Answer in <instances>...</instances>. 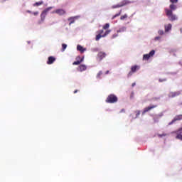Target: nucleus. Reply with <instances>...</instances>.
I'll return each mask as SVG.
<instances>
[{
    "label": "nucleus",
    "instance_id": "f257e3e1",
    "mask_svg": "<svg viewBox=\"0 0 182 182\" xmlns=\"http://www.w3.org/2000/svg\"><path fill=\"white\" fill-rule=\"evenodd\" d=\"M53 7L52 6H50L46 9H44L41 15H40V18H41V20H39L38 21V25H42V23H43V22H45V19L46 18V16L48 15V14L49 13V11H51L53 9Z\"/></svg>",
    "mask_w": 182,
    "mask_h": 182
},
{
    "label": "nucleus",
    "instance_id": "f03ea898",
    "mask_svg": "<svg viewBox=\"0 0 182 182\" xmlns=\"http://www.w3.org/2000/svg\"><path fill=\"white\" fill-rule=\"evenodd\" d=\"M165 12L166 14V16H168V20L171 22L177 21V19H178L177 16L176 14H173V12L170 11V9H166Z\"/></svg>",
    "mask_w": 182,
    "mask_h": 182
},
{
    "label": "nucleus",
    "instance_id": "7ed1b4c3",
    "mask_svg": "<svg viewBox=\"0 0 182 182\" xmlns=\"http://www.w3.org/2000/svg\"><path fill=\"white\" fill-rule=\"evenodd\" d=\"M118 100L119 99L117 98V96H116L114 94H110L107 97L105 102L106 103L113 104V103H117Z\"/></svg>",
    "mask_w": 182,
    "mask_h": 182
},
{
    "label": "nucleus",
    "instance_id": "20e7f679",
    "mask_svg": "<svg viewBox=\"0 0 182 182\" xmlns=\"http://www.w3.org/2000/svg\"><path fill=\"white\" fill-rule=\"evenodd\" d=\"M129 4H133V1H130L129 0H123L119 4L112 6V9H116L117 8H122L126 5H129Z\"/></svg>",
    "mask_w": 182,
    "mask_h": 182
},
{
    "label": "nucleus",
    "instance_id": "39448f33",
    "mask_svg": "<svg viewBox=\"0 0 182 182\" xmlns=\"http://www.w3.org/2000/svg\"><path fill=\"white\" fill-rule=\"evenodd\" d=\"M176 134V139L182 141V127L179 128L176 131H173L171 134Z\"/></svg>",
    "mask_w": 182,
    "mask_h": 182
},
{
    "label": "nucleus",
    "instance_id": "423d86ee",
    "mask_svg": "<svg viewBox=\"0 0 182 182\" xmlns=\"http://www.w3.org/2000/svg\"><path fill=\"white\" fill-rule=\"evenodd\" d=\"M140 69L139 65H133L131 67V70L129 72L127 75V77H132L133 76V73H136Z\"/></svg>",
    "mask_w": 182,
    "mask_h": 182
},
{
    "label": "nucleus",
    "instance_id": "0eeeda50",
    "mask_svg": "<svg viewBox=\"0 0 182 182\" xmlns=\"http://www.w3.org/2000/svg\"><path fill=\"white\" fill-rule=\"evenodd\" d=\"M156 53V50H152L149 52L148 54H144L143 55V60H149L150 58H153Z\"/></svg>",
    "mask_w": 182,
    "mask_h": 182
},
{
    "label": "nucleus",
    "instance_id": "6e6552de",
    "mask_svg": "<svg viewBox=\"0 0 182 182\" xmlns=\"http://www.w3.org/2000/svg\"><path fill=\"white\" fill-rule=\"evenodd\" d=\"M182 94V90L176 91V92H170L168 95V97L174 98L177 97V96H180Z\"/></svg>",
    "mask_w": 182,
    "mask_h": 182
},
{
    "label": "nucleus",
    "instance_id": "1a4fd4ad",
    "mask_svg": "<svg viewBox=\"0 0 182 182\" xmlns=\"http://www.w3.org/2000/svg\"><path fill=\"white\" fill-rule=\"evenodd\" d=\"M80 18V16H75L68 18L69 26L72 25L73 23H75V21H77Z\"/></svg>",
    "mask_w": 182,
    "mask_h": 182
},
{
    "label": "nucleus",
    "instance_id": "9d476101",
    "mask_svg": "<svg viewBox=\"0 0 182 182\" xmlns=\"http://www.w3.org/2000/svg\"><path fill=\"white\" fill-rule=\"evenodd\" d=\"M155 107H157L156 105H151L147 107H145L142 112V116H144L145 113H147V112H150V110H152V109H155Z\"/></svg>",
    "mask_w": 182,
    "mask_h": 182
},
{
    "label": "nucleus",
    "instance_id": "9b49d317",
    "mask_svg": "<svg viewBox=\"0 0 182 182\" xmlns=\"http://www.w3.org/2000/svg\"><path fill=\"white\" fill-rule=\"evenodd\" d=\"M182 119V115L180 114V115H177L174 117V119L171 122H169L168 124V126H171V124H173V123H176V122H177L178 120H181Z\"/></svg>",
    "mask_w": 182,
    "mask_h": 182
},
{
    "label": "nucleus",
    "instance_id": "f8f14e48",
    "mask_svg": "<svg viewBox=\"0 0 182 182\" xmlns=\"http://www.w3.org/2000/svg\"><path fill=\"white\" fill-rule=\"evenodd\" d=\"M56 60V58L53 57V56H50L48 58L47 60V65H52L54 63V62Z\"/></svg>",
    "mask_w": 182,
    "mask_h": 182
},
{
    "label": "nucleus",
    "instance_id": "ddd939ff",
    "mask_svg": "<svg viewBox=\"0 0 182 182\" xmlns=\"http://www.w3.org/2000/svg\"><path fill=\"white\" fill-rule=\"evenodd\" d=\"M171 28H173L171 23L166 24L164 26L165 33H167L168 32H170V31H171Z\"/></svg>",
    "mask_w": 182,
    "mask_h": 182
},
{
    "label": "nucleus",
    "instance_id": "4468645a",
    "mask_svg": "<svg viewBox=\"0 0 182 182\" xmlns=\"http://www.w3.org/2000/svg\"><path fill=\"white\" fill-rule=\"evenodd\" d=\"M97 58L100 60H102L105 59V58H106V53L100 52L97 55Z\"/></svg>",
    "mask_w": 182,
    "mask_h": 182
},
{
    "label": "nucleus",
    "instance_id": "2eb2a0df",
    "mask_svg": "<svg viewBox=\"0 0 182 182\" xmlns=\"http://www.w3.org/2000/svg\"><path fill=\"white\" fill-rule=\"evenodd\" d=\"M55 13L57 14L58 15L62 16V15H65V14H66V11L62 9H59L55 10Z\"/></svg>",
    "mask_w": 182,
    "mask_h": 182
},
{
    "label": "nucleus",
    "instance_id": "dca6fc26",
    "mask_svg": "<svg viewBox=\"0 0 182 182\" xmlns=\"http://www.w3.org/2000/svg\"><path fill=\"white\" fill-rule=\"evenodd\" d=\"M77 50H79L81 53H83V52H86V48H83L80 45L77 46Z\"/></svg>",
    "mask_w": 182,
    "mask_h": 182
},
{
    "label": "nucleus",
    "instance_id": "f3484780",
    "mask_svg": "<svg viewBox=\"0 0 182 182\" xmlns=\"http://www.w3.org/2000/svg\"><path fill=\"white\" fill-rule=\"evenodd\" d=\"M86 69H87V67L85 64L80 65L79 66L80 72H85V70H86Z\"/></svg>",
    "mask_w": 182,
    "mask_h": 182
},
{
    "label": "nucleus",
    "instance_id": "a211bd4d",
    "mask_svg": "<svg viewBox=\"0 0 182 182\" xmlns=\"http://www.w3.org/2000/svg\"><path fill=\"white\" fill-rule=\"evenodd\" d=\"M126 31H127V28L126 26H122L119 28V30L117 31V33H120L122 32H126Z\"/></svg>",
    "mask_w": 182,
    "mask_h": 182
},
{
    "label": "nucleus",
    "instance_id": "6ab92c4d",
    "mask_svg": "<svg viewBox=\"0 0 182 182\" xmlns=\"http://www.w3.org/2000/svg\"><path fill=\"white\" fill-rule=\"evenodd\" d=\"M169 11H171V12H173V11H176V9H177V6L174 5V4H171L169 6Z\"/></svg>",
    "mask_w": 182,
    "mask_h": 182
},
{
    "label": "nucleus",
    "instance_id": "aec40b11",
    "mask_svg": "<svg viewBox=\"0 0 182 182\" xmlns=\"http://www.w3.org/2000/svg\"><path fill=\"white\" fill-rule=\"evenodd\" d=\"M154 41L155 42H161V36H158L155 37Z\"/></svg>",
    "mask_w": 182,
    "mask_h": 182
},
{
    "label": "nucleus",
    "instance_id": "412c9836",
    "mask_svg": "<svg viewBox=\"0 0 182 182\" xmlns=\"http://www.w3.org/2000/svg\"><path fill=\"white\" fill-rule=\"evenodd\" d=\"M41 5H43V1H38V2H36L34 4H33V6H39Z\"/></svg>",
    "mask_w": 182,
    "mask_h": 182
},
{
    "label": "nucleus",
    "instance_id": "4be33fe9",
    "mask_svg": "<svg viewBox=\"0 0 182 182\" xmlns=\"http://www.w3.org/2000/svg\"><path fill=\"white\" fill-rule=\"evenodd\" d=\"M110 32H112L111 30L106 31L105 33L102 35V38H106V36H107V35H109V33H110Z\"/></svg>",
    "mask_w": 182,
    "mask_h": 182
},
{
    "label": "nucleus",
    "instance_id": "5701e85b",
    "mask_svg": "<svg viewBox=\"0 0 182 182\" xmlns=\"http://www.w3.org/2000/svg\"><path fill=\"white\" fill-rule=\"evenodd\" d=\"M66 48H68V45H66L65 43H63L62 44V50H61V51L62 52H65V50H66Z\"/></svg>",
    "mask_w": 182,
    "mask_h": 182
},
{
    "label": "nucleus",
    "instance_id": "b1692460",
    "mask_svg": "<svg viewBox=\"0 0 182 182\" xmlns=\"http://www.w3.org/2000/svg\"><path fill=\"white\" fill-rule=\"evenodd\" d=\"M159 119H160V118H159V117H157L156 115L154 116V123H159Z\"/></svg>",
    "mask_w": 182,
    "mask_h": 182
},
{
    "label": "nucleus",
    "instance_id": "393cba45",
    "mask_svg": "<svg viewBox=\"0 0 182 182\" xmlns=\"http://www.w3.org/2000/svg\"><path fill=\"white\" fill-rule=\"evenodd\" d=\"M120 15H122V10H120V11L118 14L113 16L112 19H114V18H117V16H120Z\"/></svg>",
    "mask_w": 182,
    "mask_h": 182
},
{
    "label": "nucleus",
    "instance_id": "a878e982",
    "mask_svg": "<svg viewBox=\"0 0 182 182\" xmlns=\"http://www.w3.org/2000/svg\"><path fill=\"white\" fill-rule=\"evenodd\" d=\"M101 38H103V35L98 34V35L96 36L95 41H98L100 40Z\"/></svg>",
    "mask_w": 182,
    "mask_h": 182
},
{
    "label": "nucleus",
    "instance_id": "bb28decb",
    "mask_svg": "<svg viewBox=\"0 0 182 182\" xmlns=\"http://www.w3.org/2000/svg\"><path fill=\"white\" fill-rule=\"evenodd\" d=\"M102 75H103V71H100L97 75V79H102V77H100Z\"/></svg>",
    "mask_w": 182,
    "mask_h": 182
},
{
    "label": "nucleus",
    "instance_id": "cd10ccee",
    "mask_svg": "<svg viewBox=\"0 0 182 182\" xmlns=\"http://www.w3.org/2000/svg\"><path fill=\"white\" fill-rule=\"evenodd\" d=\"M157 117H159V119L163 117V116H164V112H161L158 114H155Z\"/></svg>",
    "mask_w": 182,
    "mask_h": 182
},
{
    "label": "nucleus",
    "instance_id": "c85d7f7f",
    "mask_svg": "<svg viewBox=\"0 0 182 182\" xmlns=\"http://www.w3.org/2000/svg\"><path fill=\"white\" fill-rule=\"evenodd\" d=\"M158 33L160 36H163V35H164V31L163 30H159L158 31Z\"/></svg>",
    "mask_w": 182,
    "mask_h": 182
},
{
    "label": "nucleus",
    "instance_id": "c756f323",
    "mask_svg": "<svg viewBox=\"0 0 182 182\" xmlns=\"http://www.w3.org/2000/svg\"><path fill=\"white\" fill-rule=\"evenodd\" d=\"M110 26V24H109L108 23H106L104 26H103V29L106 30V29H109Z\"/></svg>",
    "mask_w": 182,
    "mask_h": 182
},
{
    "label": "nucleus",
    "instance_id": "7c9ffc66",
    "mask_svg": "<svg viewBox=\"0 0 182 182\" xmlns=\"http://www.w3.org/2000/svg\"><path fill=\"white\" fill-rule=\"evenodd\" d=\"M135 113H136L135 119H137V117H139L140 116V111H136Z\"/></svg>",
    "mask_w": 182,
    "mask_h": 182
},
{
    "label": "nucleus",
    "instance_id": "2f4dec72",
    "mask_svg": "<svg viewBox=\"0 0 182 182\" xmlns=\"http://www.w3.org/2000/svg\"><path fill=\"white\" fill-rule=\"evenodd\" d=\"M127 18V14H124V16L120 17L121 21H123L124 19H126Z\"/></svg>",
    "mask_w": 182,
    "mask_h": 182
},
{
    "label": "nucleus",
    "instance_id": "473e14b6",
    "mask_svg": "<svg viewBox=\"0 0 182 182\" xmlns=\"http://www.w3.org/2000/svg\"><path fill=\"white\" fill-rule=\"evenodd\" d=\"M166 136H167V134H158V137H166Z\"/></svg>",
    "mask_w": 182,
    "mask_h": 182
},
{
    "label": "nucleus",
    "instance_id": "72a5a7b5",
    "mask_svg": "<svg viewBox=\"0 0 182 182\" xmlns=\"http://www.w3.org/2000/svg\"><path fill=\"white\" fill-rule=\"evenodd\" d=\"M73 65H80V61L77 60V61H75Z\"/></svg>",
    "mask_w": 182,
    "mask_h": 182
},
{
    "label": "nucleus",
    "instance_id": "f704fd0d",
    "mask_svg": "<svg viewBox=\"0 0 182 182\" xmlns=\"http://www.w3.org/2000/svg\"><path fill=\"white\" fill-rule=\"evenodd\" d=\"M92 52H99V48H92Z\"/></svg>",
    "mask_w": 182,
    "mask_h": 182
},
{
    "label": "nucleus",
    "instance_id": "c9c22d12",
    "mask_svg": "<svg viewBox=\"0 0 182 182\" xmlns=\"http://www.w3.org/2000/svg\"><path fill=\"white\" fill-rule=\"evenodd\" d=\"M170 2H171V4H177V2H178V0H170Z\"/></svg>",
    "mask_w": 182,
    "mask_h": 182
},
{
    "label": "nucleus",
    "instance_id": "e433bc0d",
    "mask_svg": "<svg viewBox=\"0 0 182 182\" xmlns=\"http://www.w3.org/2000/svg\"><path fill=\"white\" fill-rule=\"evenodd\" d=\"M117 36H119V34H113L112 35V39H114V38H117Z\"/></svg>",
    "mask_w": 182,
    "mask_h": 182
},
{
    "label": "nucleus",
    "instance_id": "4c0bfd02",
    "mask_svg": "<svg viewBox=\"0 0 182 182\" xmlns=\"http://www.w3.org/2000/svg\"><path fill=\"white\" fill-rule=\"evenodd\" d=\"M33 14L35 15V16H37V15H39V11L33 12Z\"/></svg>",
    "mask_w": 182,
    "mask_h": 182
},
{
    "label": "nucleus",
    "instance_id": "58836bf2",
    "mask_svg": "<svg viewBox=\"0 0 182 182\" xmlns=\"http://www.w3.org/2000/svg\"><path fill=\"white\" fill-rule=\"evenodd\" d=\"M103 30H100L99 31H98V33L100 34V35H102V33H103Z\"/></svg>",
    "mask_w": 182,
    "mask_h": 182
},
{
    "label": "nucleus",
    "instance_id": "ea45409f",
    "mask_svg": "<svg viewBox=\"0 0 182 182\" xmlns=\"http://www.w3.org/2000/svg\"><path fill=\"white\" fill-rule=\"evenodd\" d=\"M83 60H85V57H82V58L80 60V63H82V62H83Z\"/></svg>",
    "mask_w": 182,
    "mask_h": 182
},
{
    "label": "nucleus",
    "instance_id": "a19ab883",
    "mask_svg": "<svg viewBox=\"0 0 182 182\" xmlns=\"http://www.w3.org/2000/svg\"><path fill=\"white\" fill-rule=\"evenodd\" d=\"M166 79H159V82H166Z\"/></svg>",
    "mask_w": 182,
    "mask_h": 182
},
{
    "label": "nucleus",
    "instance_id": "79ce46f5",
    "mask_svg": "<svg viewBox=\"0 0 182 182\" xmlns=\"http://www.w3.org/2000/svg\"><path fill=\"white\" fill-rule=\"evenodd\" d=\"M132 86V87H134V86H136V82H133Z\"/></svg>",
    "mask_w": 182,
    "mask_h": 182
},
{
    "label": "nucleus",
    "instance_id": "37998d69",
    "mask_svg": "<svg viewBox=\"0 0 182 182\" xmlns=\"http://www.w3.org/2000/svg\"><path fill=\"white\" fill-rule=\"evenodd\" d=\"M27 12H28V14H32V11H31L29 10H28Z\"/></svg>",
    "mask_w": 182,
    "mask_h": 182
},
{
    "label": "nucleus",
    "instance_id": "c03bdc74",
    "mask_svg": "<svg viewBox=\"0 0 182 182\" xmlns=\"http://www.w3.org/2000/svg\"><path fill=\"white\" fill-rule=\"evenodd\" d=\"M105 75H109V70L106 71Z\"/></svg>",
    "mask_w": 182,
    "mask_h": 182
},
{
    "label": "nucleus",
    "instance_id": "a18cd8bd",
    "mask_svg": "<svg viewBox=\"0 0 182 182\" xmlns=\"http://www.w3.org/2000/svg\"><path fill=\"white\" fill-rule=\"evenodd\" d=\"M74 93H77V90H75Z\"/></svg>",
    "mask_w": 182,
    "mask_h": 182
},
{
    "label": "nucleus",
    "instance_id": "49530a36",
    "mask_svg": "<svg viewBox=\"0 0 182 182\" xmlns=\"http://www.w3.org/2000/svg\"><path fill=\"white\" fill-rule=\"evenodd\" d=\"M122 112H124V109H122L120 112V113H122Z\"/></svg>",
    "mask_w": 182,
    "mask_h": 182
},
{
    "label": "nucleus",
    "instance_id": "de8ad7c7",
    "mask_svg": "<svg viewBox=\"0 0 182 182\" xmlns=\"http://www.w3.org/2000/svg\"><path fill=\"white\" fill-rule=\"evenodd\" d=\"M180 32H181V33H182V28L180 29Z\"/></svg>",
    "mask_w": 182,
    "mask_h": 182
},
{
    "label": "nucleus",
    "instance_id": "09e8293b",
    "mask_svg": "<svg viewBox=\"0 0 182 182\" xmlns=\"http://www.w3.org/2000/svg\"><path fill=\"white\" fill-rule=\"evenodd\" d=\"M77 59H80V57H77Z\"/></svg>",
    "mask_w": 182,
    "mask_h": 182
},
{
    "label": "nucleus",
    "instance_id": "8fccbe9b",
    "mask_svg": "<svg viewBox=\"0 0 182 182\" xmlns=\"http://www.w3.org/2000/svg\"><path fill=\"white\" fill-rule=\"evenodd\" d=\"M28 43H31V41H28Z\"/></svg>",
    "mask_w": 182,
    "mask_h": 182
}]
</instances>
